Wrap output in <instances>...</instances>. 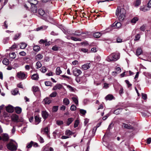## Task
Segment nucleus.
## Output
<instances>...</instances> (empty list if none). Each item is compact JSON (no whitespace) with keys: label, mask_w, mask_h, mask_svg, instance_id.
<instances>
[{"label":"nucleus","mask_w":151,"mask_h":151,"mask_svg":"<svg viewBox=\"0 0 151 151\" xmlns=\"http://www.w3.org/2000/svg\"><path fill=\"white\" fill-rule=\"evenodd\" d=\"M113 98V96L111 95H107L105 97V99L106 100H112Z\"/></svg>","instance_id":"obj_34"},{"label":"nucleus","mask_w":151,"mask_h":151,"mask_svg":"<svg viewBox=\"0 0 151 151\" xmlns=\"http://www.w3.org/2000/svg\"><path fill=\"white\" fill-rule=\"evenodd\" d=\"M32 79L34 80H37L39 78L38 75L37 74H34L31 77Z\"/></svg>","instance_id":"obj_27"},{"label":"nucleus","mask_w":151,"mask_h":151,"mask_svg":"<svg viewBox=\"0 0 151 151\" xmlns=\"http://www.w3.org/2000/svg\"><path fill=\"white\" fill-rule=\"evenodd\" d=\"M79 111L80 113L82 114L83 115H85L86 112V110L83 109H80Z\"/></svg>","instance_id":"obj_54"},{"label":"nucleus","mask_w":151,"mask_h":151,"mask_svg":"<svg viewBox=\"0 0 151 151\" xmlns=\"http://www.w3.org/2000/svg\"><path fill=\"white\" fill-rule=\"evenodd\" d=\"M2 63L4 64L5 65H8L9 63V60L7 58H5L2 61Z\"/></svg>","instance_id":"obj_33"},{"label":"nucleus","mask_w":151,"mask_h":151,"mask_svg":"<svg viewBox=\"0 0 151 151\" xmlns=\"http://www.w3.org/2000/svg\"><path fill=\"white\" fill-rule=\"evenodd\" d=\"M40 47L38 45L35 46L33 47V49L35 51L37 52L40 50Z\"/></svg>","instance_id":"obj_44"},{"label":"nucleus","mask_w":151,"mask_h":151,"mask_svg":"<svg viewBox=\"0 0 151 151\" xmlns=\"http://www.w3.org/2000/svg\"><path fill=\"white\" fill-rule=\"evenodd\" d=\"M84 33L82 32L81 34L80 32H79L78 31H76L74 33H73L72 34V35H76V36H79L81 34H83Z\"/></svg>","instance_id":"obj_42"},{"label":"nucleus","mask_w":151,"mask_h":151,"mask_svg":"<svg viewBox=\"0 0 151 151\" xmlns=\"http://www.w3.org/2000/svg\"><path fill=\"white\" fill-rule=\"evenodd\" d=\"M122 109H118L115 110L114 111V113L116 115L119 114L121 111Z\"/></svg>","instance_id":"obj_39"},{"label":"nucleus","mask_w":151,"mask_h":151,"mask_svg":"<svg viewBox=\"0 0 151 151\" xmlns=\"http://www.w3.org/2000/svg\"><path fill=\"white\" fill-rule=\"evenodd\" d=\"M34 142L32 141H31L29 143H28L27 144L26 147L27 148H31L33 145Z\"/></svg>","instance_id":"obj_37"},{"label":"nucleus","mask_w":151,"mask_h":151,"mask_svg":"<svg viewBox=\"0 0 151 151\" xmlns=\"http://www.w3.org/2000/svg\"><path fill=\"white\" fill-rule=\"evenodd\" d=\"M73 134V133L69 130H66L65 132V134L67 136H69Z\"/></svg>","instance_id":"obj_20"},{"label":"nucleus","mask_w":151,"mask_h":151,"mask_svg":"<svg viewBox=\"0 0 151 151\" xmlns=\"http://www.w3.org/2000/svg\"><path fill=\"white\" fill-rule=\"evenodd\" d=\"M7 148L12 151L16 150L17 149L16 146L13 143L9 142L7 145Z\"/></svg>","instance_id":"obj_3"},{"label":"nucleus","mask_w":151,"mask_h":151,"mask_svg":"<svg viewBox=\"0 0 151 151\" xmlns=\"http://www.w3.org/2000/svg\"><path fill=\"white\" fill-rule=\"evenodd\" d=\"M47 42V40H44L42 39H41L39 41V43L40 44H43L45 43V42Z\"/></svg>","instance_id":"obj_62"},{"label":"nucleus","mask_w":151,"mask_h":151,"mask_svg":"<svg viewBox=\"0 0 151 151\" xmlns=\"http://www.w3.org/2000/svg\"><path fill=\"white\" fill-rule=\"evenodd\" d=\"M31 67V66H30L29 65H26L25 66V70H29L30 68Z\"/></svg>","instance_id":"obj_61"},{"label":"nucleus","mask_w":151,"mask_h":151,"mask_svg":"<svg viewBox=\"0 0 151 151\" xmlns=\"http://www.w3.org/2000/svg\"><path fill=\"white\" fill-rule=\"evenodd\" d=\"M18 46V45H17L16 44H14L10 48L12 50H14L15 49L17 48Z\"/></svg>","instance_id":"obj_55"},{"label":"nucleus","mask_w":151,"mask_h":151,"mask_svg":"<svg viewBox=\"0 0 151 151\" xmlns=\"http://www.w3.org/2000/svg\"><path fill=\"white\" fill-rule=\"evenodd\" d=\"M126 12L125 10L120 6H118L116 10V14L119 16V19L120 21H123L125 17Z\"/></svg>","instance_id":"obj_1"},{"label":"nucleus","mask_w":151,"mask_h":151,"mask_svg":"<svg viewBox=\"0 0 151 151\" xmlns=\"http://www.w3.org/2000/svg\"><path fill=\"white\" fill-rule=\"evenodd\" d=\"M37 138L40 143H43L44 142V140L40 136L38 135L37 136Z\"/></svg>","instance_id":"obj_46"},{"label":"nucleus","mask_w":151,"mask_h":151,"mask_svg":"<svg viewBox=\"0 0 151 151\" xmlns=\"http://www.w3.org/2000/svg\"><path fill=\"white\" fill-rule=\"evenodd\" d=\"M76 81L78 83H81L86 82V79L85 76H82L81 77H76Z\"/></svg>","instance_id":"obj_4"},{"label":"nucleus","mask_w":151,"mask_h":151,"mask_svg":"<svg viewBox=\"0 0 151 151\" xmlns=\"http://www.w3.org/2000/svg\"><path fill=\"white\" fill-rule=\"evenodd\" d=\"M17 76L18 78L20 79H24L27 77V75L24 73L20 71L17 73Z\"/></svg>","instance_id":"obj_5"},{"label":"nucleus","mask_w":151,"mask_h":151,"mask_svg":"<svg viewBox=\"0 0 151 151\" xmlns=\"http://www.w3.org/2000/svg\"><path fill=\"white\" fill-rule=\"evenodd\" d=\"M41 114L42 118L45 120L47 119L48 116V114L47 112L46 111H42Z\"/></svg>","instance_id":"obj_10"},{"label":"nucleus","mask_w":151,"mask_h":151,"mask_svg":"<svg viewBox=\"0 0 151 151\" xmlns=\"http://www.w3.org/2000/svg\"><path fill=\"white\" fill-rule=\"evenodd\" d=\"M63 103L65 105H68L69 104L70 101L67 98H66L64 99L63 101Z\"/></svg>","instance_id":"obj_19"},{"label":"nucleus","mask_w":151,"mask_h":151,"mask_svg":"<svg viewBox=\"0 0 151 151\" xmlns=\"http://www.w3.org/2000/svg\"><path fill=\"white\" fill-rule=\"evenodd\" d=\"M6 110L9 112L12 113L14 111V108L12 106L9 105L6 107Z\"/></svg>","instance_id":"obj_13"},{"label":"nucleus","mask_w":151,"mask_h":151,"mask_svg":"<svg viewBox=\"0 0 151 151\" xmlns=\"http://www.w3.org/2000/svg\"><path fill=\"white\" fill-rule=\"evenodd\" d=\"M45 84L46 86H50L51 85V82L50 81H47L45 82Z\"/></svg>","instance_id":"obj_56"},{"label":"nucleus","mask_w":151,"mask_h":151,"mask_svg":"<svg viewBox=\"0 0 151 151\" xmlns=\"http://www.w3.org/2000/svg\"><path fill=\"white\" fill-rule=\"evenodd\" d=\"M19 54L21 56H24L26 55V53L24 51H22L19 52Z\"/></svg>","instance_id":"obj_63"},{"label":"nucleus","mask_w":151,"mask_h":151,"mask_svg":"<svg viewBox=\"0 0 151 151\" xmlns=\"http://www.w3.org/2000/svg\"><path fill=\"white\" fill-rule=\"evenodd\" d=\"M74 120V119L72 118H70L68 119L67 121V125H69Z\"/></svg>","instance_id":"obj_29"},{"label":"nucleus","mask_w":151,"mask_h":151,"mask_svg":"<svg viewBox=\"0 0 151 151\" xmlns=\"http://www.w3.org/2000/svg\"><path fill=\"white\" fill-rule=\"evenodd\" d=\"M79 122L78 120H76L75 122V123L74 124V127L75 128H76L77 127L78 125V124H79Z\"/></svg>","instance_id":"obj_51"},{"label":"nucleus","mask_w":151,"mask_h":151,"mask_svg":"<svg viewBox=\"0 0 151 151\" xmlns=\"http://www.w3.org/2000/svg\"><path fill=\"white\" fill-rule=\"evenodd\" d=\"M12 93L14 95H17L19 93V90L17 88H15L11 91Z\"/></svg>","instance_id":"obj_30"},{"label":"nucleus","mask_w":151,"mask_h":151,"mask_svg":"<svg viewBox=\"0 0 151 151\" xmlns=\"http://www.w3.org/2000/svg\"><path fill=\"white\" fill-rule=\"evenodd\" d=\"M140 0H136L134 4V6H138L140 4Z\"/></svg>","instance_id":"obj_49"},{"label":"nucleus","mask_w":151,"mask_h":151,"mask_svg":"<svg viewBox=\"0 0 151 151\" xmlns=\"http://www.w3.org/2000/svg\"><path fill=\"white\" fill-rule=\"evenodd\" d=\"M63 86L60 84H58L56 85L53 88V90H56L58 89H60L62 88Z\"/></svg>","instance_id":"obj_16"},{"label":"nucleus","mask_w":151,"mask_h":151,"mask_svg":"<svg viewBox=\"0 0 151 151\" xmlns=\"http://www.w3.org/2000/svg\"><path fill=\"white\" fill-rule=\"evenodd\" d=\"M60 48V47L57 46L55 45L53 46L52 48V50L55 51H58Z\"/></svg>","instance_id":"obj_41"},{"label":"nucleus","mask_w":151,"mask_h":151,"mask_svg":"<svg viewBox=\"0 0 151 151\" xmlns=\"http://www.w3.org/2000/svg\"><path fill=\"white\" fill-rule=\"evenodd\" d=\"M70 39L73 41H81V39L80 38H77L74 37H72L70 38Z\"/></svg>","instance_id":"obj_36"},{"label":"nucleus","mask_w":151,"mask_h":151,"mask_svg":"<svg viewBox=\"0 0 151 151\" xmlns=\"http://www.w3.org/2000/svg\"><path fill=\"white\" fill-rule=\"evenodd\" d=\"M43 56L40 54H39L36 55L35 57V59L37 60H39L42 59Z\"/></svg>","instance_id":"obj_23"},{"label":"nucleus","mask_w":151,"mask_h":151,"mask_svg":"<svg viewBox=\"0 0 151 151\" xmlns=\"http://www.w3.org/2000/svg\"><path fill=\"white\" fill-rule=\"evenodd\" d=\"M47 69L45 67L43 66L40 69V71L43 73H45L47 71Z\"/></svg>","instance_id":"obj_48"},{"label":"nucleus","mask_w":151,"mask_h":151,"mask_svg":"<svg viewBox=\"0 0 151 151\" xmlns=\"http://www.w3.org/2000/svg\"><path fill=\"white\" fill-rule=\"evenodd\" d=\"M57 95V93L55 91L52 93L50 95L51 97H55Z\"/></svg>","instance_id":"obj_53"},{"label":"nucleus","mask_w":151,"mask_h":151,"mask_svg":"<svg viewBox=\"0 0 151 151\" xmlns=\"http://www.w3.org/2000/svg\"><path fill=\"white\" fill-rule=\"evenodd\" d=\"M16 112L18 114H20L22 111V109L19 107H16L15 109Z\"/></svg>","instance_id":"obj_31"},{"label":"nucleus","mask_w":151,"mask_h":151,"mask_svg":"<svg viewBox=\"0 0 151 151\" xmlns=\"http://www.w3.org/2000/svg\"><path fill=\"white\" fill-rule=\"evenodd\" d=\"M42 64L40 63V62L39 61H38L36 63V68L39 69L41 68L42 66Z\"/></svg>","instance_id":"obj_40"},{"label":"nucleus","mask_w":151,"mask_h":151,"mask_svg":"<svg viewBox=\"0 0 151 151\" xmlns=\"http://www.w3.org/2000/svg\"><path fill=\"white\" fill-rule=\"evenodd\" d=\"M45 104H49L51 102V100L50 98L46 97L43 100Z\"/></svg>","instance_id":"obj_14"},{"label":"nucleus","mask_w":151,"mask_h":151,"mask_svg":"<svg viewBox=\"0 0 151 151\" xmlns=\"http://www.w3.org/2000/svg\"><path fill=\"white\" fill-rule=\"evenodd\" d=\"M119 94L121 95L123 93V89L122 87H121L120 88V89L119 91Z\"/></svg>","instance_id":"obj_64"},{"label":"nucleus","mask_w":151,"mask_h":151,"mask_svg":"<svg viewBox=\"0 0 151 151\" xmlns=\"http://www.w3.org/2000/svg\"><path fill=\"white\" fill-rule=\"evenodd\" d=\"M12 119L14 122H17L18 119V116L16 114H13L12 116Z\"/></svg>","instance_id":"obj_22"},{"label":"nucleus","mask_w":151,"mask_h":151,"mask_svg":"<svg viewBox=\"0 0 151 151\" xmlns=\"http://www.w3.org/2000/svg\"><path fill=\"white\" fill-rule=\"evenodd\" d=\"M91 64L90 63H86L83 65L81 68L83 70H86L90 68Z\"/></svg>","instance_id":"obj_9"},{"label":"nucleus","mask_w":151,"mask_h":151,"mask_svg":"<svg viewBox=\"0 0 151 151\" xmlns=\"http://www.w3.org/2000/svg\"><path fill=\"white\" fill-rule=\"evenodd\" d=\"M16 56V55L14 52H12L9 54V57L10 59H14Z\"/></svg>","instance_id":"obj_24"},{"label":"nucleus","mask_w":151,"mask_h":151,"mask_svg":"<svg viewBox=\"0 0 151 151\" xmlns=\"http://www.w3.org/2000/svg\"><path fill=\"white\" fill-rule=\"evenodd\" d=\"M76 106L74 104H73L71 106L70 109L72 111H74L76 110Z\"/></svg>","instance_id":"obj_52"},{"label":"nucleus","mask_w":151,"mask_h":151,"mask_svg":"<svg viewBox=\"0 0 151 151\" xmlns=\"http://www.w3.org/2000/svg\"><path fill=\"white\" fill-rule=\"evenodd\" d=\"M27 126L26 125V126H25L24 127V128L23 129H22L21 130V132L22 133H24L26 132V129L27 128Z\"/></svg>","instance_id":"obj_60"},{"label":"nucleus","mask_w":151,"mask_h":151,"mask_svg":"<svg viewBox=\"0 0 151 151\" xmlns=\"http://www.w3.org/2000/svg\"><path fill=\"white\" fill-rule=\"evenodd\" d=\"M31 11L33 12H36L37 10V7L36 5H31Z\"/></svg>","instance_id":"obj_21"},{"label":"nucleus","mask_w":151,"mask_h":151,"mask_svg":"<svg viewBox=\"0 0 151 151\" xmlns=\"http://www.w3.org/2000/svg\"><path fill=\"white\" fill-rule=\"evenodd\" d=\"M32 89L34 93L37 92L39 91V88L36 86H33L32 88Z\"/></svg>","instance_id":"obj_38"},{"label":"nucleus","mask_w":151,"mask_h":151,"mask_svg":"<svg viewBox=\"0 0 151 151\" xmlns=\"http://www.w3.org/2000/svg\"><path fill=\"white\" fill-rule=\"evenodd\" d=\"M38 13L40 15L43 16L45 14V12L42 9H39L38 10Z\"/></svg>","instance_id":"obj_35"},{"label":"nucleus","mask_w":151,"mask_h":151,"mask_svg":"<svg viewBox=\"0 0 151 151\" xmlns=\"http://www.w3.org/2000/svg\"><path fill=\"white\" fill-rule=\"evenodd\" d=\"M119 58V53H112L107 58V59L108 61H116Z\"/></svg>","instance_id":"obj_2"},{"label":"nucleus","mask_w":151,"mask_h":151,"mask_svg":"<svg viewBox=\"0 0 151 151\" xmlns=\"http://www.w3.org/2000/svg\"><path fill=\"white\" fill-rule=\"evenodd\" d=\"M38 3V1L36 0H29L28 2V3L30 4L31 5H36Z\"/></svg>","instance_id":"obj_17"},{"label":"nucleus","mask_w":151,"mask_h":151,"mask_svg":"<svg viewBox=\"0 0 151 151\" xmlns=\"http://www.w3.org/2000/svg\"><path fill=\"white\" fill-rule=\"evenodd\" d=\"M140 9L141 11L144 12H145L149 10L150 9V8L147 6H141Z\"/></svg>","instance_id":"obj_15"},{"label":"nucleus","mask_w":151,"mask_h":151,"mask_svg":"<svg viewBox=\"0 0 151 151\" xmlns=\"http://www.w3.org/2000/svg\"><path fill=\"white\" fill-rule=\"evenodd\" d=\"M101 33L100 32H96L93 34V36L94 37L96 38H99L101 35Z\"/></svg>","instance_id":"obj_25"},{"label":"nucleus","mask_w":151,"mask_h":151,"mask_svg":"<svg viewBox=\"0 0 151 151\" xmlns=\"http://www.w3.org/2000/svg\"><path fill=\"white\" fill-rule=\"evenodd\" d=\"M72 99L73 101L77 105L78 104V98L77 97H72Z\"/></svg>","instance_id":"obj_28"},{"label":"nucleus","mask_w":151,"mask_h":151,"mask_svg":"<svg viewBox=\"0 0 151 151\" xmlns=\"http://www.w3.org/2000/svg\"><path fill=\"white\" fill-rule=\"evenodd\" d=\"M2 139L5 141H7L9 139L8 135L6 133H3L1 134Z\"/></svg>","instance_id":"obj_8"},{"label":"nucleus","mask_w":151,"mask_h":151,"mask_svg":"<svg viewBox=\"0 0 151 151\" xmlns=\"http://www.w3.org/2000/svg\"><path fill=\"white\" fill-rule=\"evenodd\" d=\"M140 38V35L139 34H137L135 36V38L134 40V41H137L139 40Z\"/></svg>","instance_id":"obj_45"},{"label":"nucleus","mask_w":151,"mask_h":151,"mask_svg":"<svg viewBox=\"0 0 151 151\" xmlns=\"http://www.w3.org/2000/svg\"><path fill=\"white\" fill-rule=\"evenodd\" d=\"M111 26L112 27H115L116 28H119L122 26V24L120 22H117L116 23L115 22Z\"/></svg>","instance_id":"obj_12"},{"label":"nucleus","mask_w":151,"mask_h":151,"mask_svg":"<svg viewBox=\"0 0 151 151\" xmlns=\"http://www.w3.org/2000/svg\"><path fill=\"white\" fill-rule=\"evenodd\" d=\"M21 45H20V48L21 49H24L25 48L27 47V45L23 42H22L20 43Z\"/></svg>","instance_id":"obj_32"},{"label":"nucleus","mask_w":151,"mask_h":151,"mask_svg":"<svg viewBox=\"0 0 151 151\" xmlns=\"http://www.w3.org/2000/svg\"><path fill=\"white\" fill-rule=\"evenodd\" d=\"M73 74L75 76H78L82 73L81 71L77 68H74L73 70Z\"/></svg>","instance_id":"obj_6"},{"label":"nucleus","mask_w":151,"mask_h":151,"mask_svg":"<svg viewBox=\"0 0 151 151\" xmlns=\"http://www.w3.org/2000/svg\"><path fill=\"white\" fill-rule=\"evenodd\" d=\"M44 132L47 135L48 134V128L47 127L45 128L44 129Z\"/></svg>","instance_id":"obj_58"},{"label":"nucleus","mask_w":151,"mask_h":151,"mask_svg":"<svg viewBox=\"0 0 151 151\" xmlns=\"http://www.w3.org/2000/svg\"><path fill=\"white\" fill-rule=\"evenodd\" d=\"M9 40V37H7L4 39L3 40V42L4 44L6 43Z\"/></svg>","instance_id":"obj_59"},{"label":"nucleus","mask_w":151,"mask_h":151,"mask_svg":"<svg viewBox=\"0 0 151 151\" xmlns=\"http://www.w3.org/2000/svg\"><path fill=\"white\" fill-rule=\"evenodd\" d=\"M55 72L56 74L57 75H59L62 73V71L60 70V67H58L57 68Z\"/></svg>","instance_id":"obj_26"},{"label":"nucleus","mask_w":151,"mask_h":151,"mask_svg":"<svg viewBox=\"0 0 151 151\" xmlns=\"http://www.w3.org/2000/svg\"><path fill=\"white\" fill-rule=\"evenodd\" d=\"M142 50L141 49L139 48L137 49L136 51V54L139 55H140L142 53Z\"/></svg>","instance_id":"obj_47"},{"label":"nucleus","mask_w":151,"mask_h":151,"mask_svg":"<svg viewBox=\"0 0 151 151\" xmlns=\"http://www.w3.org/2000/svg\"><path fill=\"white\" fill-rule=\"evenodd\" d=\"M58 106H54L53 107L52 109L53 111L55 112H56L58 110Z\"/></svg>","instance_id":"obj_57"},{"label":"nucleus","mask_w":151,"mask_h":151,"mask_svg":"<svg viewBox=\"0 0 151 151\" xmlns=\"http://www.w3.org/2000/svg\"><path fill=\"white\" fill-rule=\"evenodd\" d=\"M139 20V18L137 17H134L133 18L131 21V23L133 24H135Z\"/></svg>","instance_id":"obj_18"},{"label":"nucleus","mask_w":151,"mask_h":151,"mask_svg":"<svg viewBox=\"0 0 151 151\" xmlns=\"http://www.w3.org/2000/svg\"><path fill=\"white\" fill-rule=\"evenodd\" d=\"M35 124L36 125L39 124L41 122V119L39 116L37 115L35 116Z\"/></svg>","instance_id":"obj_11"},{"label":"nucleus","mask_w":151,"mask_h":151,"mask_svg":"<svg viewBox=\"0 0 151 151\" xmlns=\"http://www.w3.org/2000/svg\"><path fill=\"white\" fill-rule=\"evenodd\" d=\"M67 88L69 89V90L71 91H74V88L72 87V86H70V85H66Z\"/></svg>","instance_id":"obj_43"},{"label":"nucleus","mask_w":151,"mask_h":151,"mask_svg":"<svg viewBox=\"0 0 151 151\" xmlns=\"http://www.w3.org/2000/svg\"><path fill=\"white\" fill-rule=\"evenodd\" d=\"M21 35V34L20 33H18L16 34L15 35L14 39L15 40H17L19 37Z\"/></svg>","instance_id":"obj_50"},{"label":"nucleus","mask_w":151,"mask_h":151,"mask_svg":"<svg viewBox=\"0 0 151 151\" xmlns=\"http://www.w3.org/2000/svg\"><path fill=\"white\" fill-rule=\"evenodd\" d=\"M122 126L123 128L128 129H132V127L130 124H128L125 123H122Z\"/></svg>","instance_id":"obj_7"}]
</instances>
